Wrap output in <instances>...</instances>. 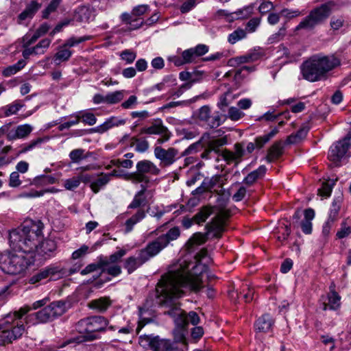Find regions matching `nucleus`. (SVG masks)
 <instances>
[{
    "label": "nucleus",
    "instance_id": "a211bd4d",
    "mask_svg": "<svg viewBox=\"0 0 351 351\" xmlns=\"http://www.w3.org/2000/svg\"><path fill=\"white\" fill-rule=\"evenodd\" d=\"M164 340L158 336L144 335L140 336L138 343L145 349L152 351H160Z\"/></svg>",
    "mask_w": 351,
    "mask_h": 351
},
{
    "label": "nucleus",
    "instance_id": "774afa93",
    "mask_svg": "<svg viewBox=\"0 0 351 351\" xmlns=\"http://www.w3.org/2000/svg\"><path fill=\"white\" fill-rule=\"evenodd\" d=\"M111 128H112V126L111 125V123H110L109 119H107L102 124L91 129V130L94 132L103 134Z\"/></svg>",
    "mask_w": 351,
    "mask_h": 351
},
{
    "label": "nucleus",
    "instance_id": "c9c22d12",
    "mask_svg": "<svg viewBox=\"0 0 351 351\" xmlns=\"http://www.w3.org/2000/svg\"><path fill=\"white\" fill-rule=\"evenodd\" d=\"M108 182L109 175L101 173L100 176L97 179L91 182L90 189L95 193H97L101 188L106 185Z\"/></svg>",
    "mask_w": 351,
    "mask_h": 351
},
{
    "label": "nucleus",
    "instance_id": "4468645a",
    "mask_svg": "<svg viewBox=\"0 0 351 351\" xmlns=\"http://www.w3.org/2000/svg\"><path fill=\"white\" fill-rule=\"evenodd\" d=\"M8 125L0 128L3 132H6V138L8 141L26 138L32 132L33 127L29 124L19 125L15 128L8 130Z\"/></svg>",
    "mask_w": 351,
    "mask_h": 351
},
{
    "label": "nucleus",
    "instance_id": "9b49d317",
    "mask_svg": "<svg viewBox=\"0 0 351 351\" xmlns=\"http://www.w3.org/2000/svg\"><path fill=\"white\" fill-rule=\"evenodd\" d=\"M351 134H348L343 138L333 143L328 151V158L334 167H340L350 158L347 154L350 147Z\"/></svg>",
    "mask_w": 351,
    "mask_h": 351
},
{
    "label": "nucleus",
    "instance_id": "052dcab7",
    "mask_svg": "<svg viewBox=\"0 0 351 351\" xmlns=\"http://www.w3.org/2000/svg\"><path fill=\"white\" fill-rule=\"evenodd\" d=\"M210 115V108L208 106L201 107L198 110L197 118L199 121L206 123Z\"/></svg>",
    "mask_w": 351,
    "mask_h": 351
},
{
    "label": "nucleus",
    "instance_id": "f03ea898",
    "mask_svg": "<svg viewBox=\"0 0 351 351\" xmlns=\"http://www.w3.org/2000/svg\"><path fill=\"white\" fill-rule=\"evenodd\" d=\"M196 265L190 271L180 268L175 271H170L162 276L160 280L164 282L180 284L181 287L187 290L198 292L203 287L202 275L206 271L207 264L210 261L206 249H202L195 256Z\"/></svg>",
    "mask_w": 351,
    "mask_h": 351
},
{
    "label": "nucleus",
    "instance_id": "f704fd0d",
    "mask_svg": "<svg viewBox=\"0 0 351 351\" xmlns=\"http://www.w3.org/2000/svg\"><path fill=\"white\" fill-rule=\"evenodd\" d=\"M213 208L210 206L202 207L194 216L193 219L197 224H201L213 214Z\"/></svg>",
    "mask_w": 351,
    "mask_h": 351
},
{
    "label": "nucleus",
    "instance_id": "39448f33",
    "mask_svg": "<svg viewBox=\"0 0 351 351\" xmlns=\"http://www.w3.org/2000/svg\"><path fill=\"white\" fill-rule=\"evenodd\" d=\"M109 326L108 321L103 316H92L84 318L78 322L77 327L80 332H85L86 335L65 341L62 343L60 348L70 344L97 339L99 338V336L96 332L108 329Z\"/></svg>",
    "mask_w": 351,
    "mask_h": 351
},
{
    "label": "nucleus",
    "instance_id": "6ab92c4d",
    "mask_svg": "<svg viewBox=\"0 0 351 351\" xmlns=\"http://www.w3.org/2000/svg\"><path fill=\"white\" fill-rule=\"evenodd\" d=\"M60 271L58 267L54 265H49L40 270L38 272L30 277L29 282L31 284H36L43 280L51 277L53 275L59 273Z\"/></svg>",
    "mask_w": 351,
    "mask_h": 351
},
{
    "label": "nucleus",
    "instance_id": "1a4fd4ad",
    "mask_svg": "<svg viewBox=\"0 0 351 351\" xmlns=\"http://www.w3.org/2000/svg\"><path fill=\"white\" fill-rule=\"evenodd\" d=\"M332 12L330 2L312 10L308 16L296 26L295 30L300 29L311 30L317 25L322 23L330 16Z\"/></svg>",
    "mask_w": 351,
    "mask_h": 351
},
{
    "label": "nucleus",
    "instance_id": "a18cd8bd",
    "mask_svg": "<svg viewBox=\"0 0 351 351\" xmlns=\"http://www.w3.org/2000/svg\"><path fill=\"white\" fill-rule=\"evenodd\" d=\"M25 330V326L21 322H18L16 326H14L12 330H9L10 335L12 341L20 338L24 333Z\"/></svg>",
    "mask_w": 351,
    "mask_h": 351
},
{
    "label": "nucleus",
    "instance_id": "a878e982",
    "mask_svg": "<svg viewBox=\"0 0 351 351\" xmlns=\"http://www.w3.org/2000/svg\"><path fill=\"white\" fill-rule=\"evenodd\" d=\"M41 4L37 1H32L27 4L25 9L19 15L21 21L32 19L36 12L40 8Z\"/></svg>",
    "mask_w": 351,
    "mask_h": 351
},
{
    "label": "nucleus",
    "instance_id": "9d476101",
    "mask_svg": "<svg viewBox=\"0 0 351 351\" xmlns=\"http://www.w3.org/2000/svg\"><path fill=\"white\" fill-rule=\"evenodd\" d=\"M136 171L124 175V178L131 181L132 183L145 184L149 183V179L146 173H150L154 176L159 175L160 169L152 161L148 160H143L136 163Z\"/></svg>",
    "mask_w": 351,
    "mask_h": 351
},
{
    "label": "nucleus",
    "instance_id": "bb28decb",
    "mask_svg": "<svg viewBox=\"0 0 351 351\" xmlns=\"http://www.w3.org/2000/svg\"><path fill=\"white\" fill-rule=\"evenodd\" d=\"M206 146L209 147L215 153L221 156V151L220 147L228 144V136H223L219 138H210L206 139Z\"/></svg>",
    "mask_w": 351,
    "mask_h": 351
},
{
    "label": "nucleus",
    "instance_id": "79ce46f5",
    "mask_svg": "<svg viewBox=\"0 0 351 351\" xmlns=\"http://www.w3.org/2000/svg\"><path fill=\"white\" fill-rule=\"evenodd\" d=\"M91 38V36H84L81 37L72 36L66 40L65 43L64 44V46L66 47H73L82 43L89 40Z\"/></svg>",
    "mask_w": 351,
    "mask_h": 351
},
{
    "label": "nucleus",
    "instance_id": "72a5a7b5",
    "mask_svg": "<svg viewBox=\"0 0 351 351\" xmlns=\"http://www.w3.org/2000/svg\"><path fill=\"white\" fill-rule=\"evenodd\" d=\"M223 184V180L221 175H215L211 178H206L203 180V186L206 189L210 191L215 186H221Z\"/></svg>",
    "mask_w": 351,
    "mask_h": 351
},
{
    "label": "nucleus",
    "instance_id": "680f3d73",
    "mask_svg": "<svg viewBox=\"0 0 351 351\" xmlns=\"http://www.w3.org/2000/svg\"><path fill=\"white\" fill-rule=\"evenodd\" d=\"M59 6V1H51L47 7L42 12V17L48 19L49 15L55 12Z\"/></svg>",
    "mask_w": 351,
    "mask_h": 351
},
{
    "label": "nucleus",
    "instance_id": "f257e3e1",
    "mask_svg": "<svg viewBox=\"0 0 351 351\" xmlns=\"http://www.w3.org/2000/svg\"><path fill=\"white\" fill-rule=\"evenodd\" d=\"M185 287L180 284L160 280L156 287L158 302L160 305L167 308L165 314L174 319L176 324L180 328L186 327L189 324L197 325L199 322V317L195 311L186 313L180 307L178 299L184 294Z\"/></svg>",
    "mask_w": 351,
    "mask_h": 351
},
{
    "label": "nucleus",
    "instance_id": "4be33fe9",
    "mask_svg": "<svg viewBox=\"0 0 351 351\" xmlns=\"http://www.w3.org/2000/svg\"><path fill=\"white\" fill-rule=\"evenodd\" d=\"M95 16V11L88 6H82L75 12L74 19L81 23H88Z\"/></svg>",
    "mask_w": 351,
    "mask_h": 351
},
{
    "label": "nucleus",
    "instance_id": "cd10ccee",
    "mask_svg": "<svg viewBox=\"0 0 351 351\" xmlns=\"http://www.w3.org/2000/svg\"><path fill=\"white\" fill-rule=\"evenodd\" d=\"M267 171L266 167L264 165L260 166L257 169L250 172L243 180V183L251 186L256 180L263 177Z\"/></svg>",
    "mask_w": 351,
    "mask_h": 351
},
{
    "label": "nucleus",
    "instance_id": "0e129e2a",
    "mask_svg": "<svg viewBox=\"0 0 351 351\" xmlns=\"http://www.w3.org/2000/svg\"><path fill=\"white\" fill-rule=\"evenodd\" d=\"M201 141H203L202 140V138L199 141L191 144L190 146H189L180 156V157H183L187 155H190L194 153H197L198 151L199 147L201 145Z\"/></svg>",
    "mask_w": 351,
    "mask_h": 351
},
{
    "label": "nucleus",
    "instance_id": "8fccbe9b",
    "mask_svg": "<svg viewBox=\"0 0 351 351\" xmlns=\"http://www.w3.org/2000/svg\"><path fill=\"white\" fill-rule=\"evenodd\" d=\"M286 35V27L285 26L279 29V30L271 35L268 38L269 44H274L282 40Z\"/></svg>",
    "mask_w": 351,
    "mask_h": 351
},
{
    "label": "nucleus",
    "instance_id": "09e8293b",
    "mask_svg": "<svg viewBox=\"0 0 351 351\" xmlns=\"http://www.w3.org/2000/svg\"><path fill=\"white\" fill-rule=\"evenodd\" d=\"M123 97L121 91H114L106 95V103L109 104H117L120 101Z\"/></svg>",
    "mask_w": 351,
    "mask_h": 351
},
{
    "label": "nucleus",
    "instance_id": "864d4df0",
    "mask_svg": "<svg viewBox=\"0 0 351 351\" xmlns=\"http://www.w3.org/2000/svg\"><path fill=\"white\" fill-rule=\"evenodd\" d=\"M146 204V199L144 195H139L138 193H136L132 202L128 206V208H137L143 206Z\"/></svg>",
    "mask_w": 351,
    "mask_h": 351
},
{
    "label": "nucleus",
    "instance_id": "5fc2aeb1",
    "mask_svg": "<svg viewBox=\"0 0 351 351\" xmlns=\"http://www.w3.org/2000/svg\"><path fill=\"white\" fill-rule=\"evenodd\" d=\"M337 211H338L337 209H335L334 212L332 210H331L327 221H326L325 223L324 224L323 228H322V233L325 236H327L329 234L330 230L331 228V225L333 223V221H335V217L337 213Z\"/></svg>",
    "mask_w": 351,
    "mask_h": 351
},
{
    "label": "nucleus",
    "instance_id": "aec40b11",
    "mask_svg": "<svg viewBox=\"0 0 351 351\" xmlns=\"http://www.w3.org/2000/svg\"><path fill=\"white\" fill-rule=\"evenodd\" d=\"M146 262V258L139 252L136 256H132L127 258L125 260L123 267L129 274H131Z\"/></svg>",
    "mask_w": 351,
    "mask_h": 351
},
{
    "label": "nucleus",
    "instance_id": "423d86ee",
    "mask_svg": "<svg viewBox=\"0 0 351 351\" xmlns=\"http://www.w3.org/2000/svg\"><path fill=\"white\" fill-rule=\"evenodd\" d=\"M229 217V212L225 209H221L213 218L210 222L206 225V232L195 233L187 241L186 245L189 250H192L195 245L204 243L208 237L211 238H221L224 232L225 222Z\"/></svg>",
    "mask_w": 351,
    "mask_h": 351
},
{
    "label": "nucleus",
    "instance_id": "13d9d810",
    "mask_svg": "<svg viewBox=\"0 0 351 351\" xmlns=\"http://www.w3.org/2000/svg\"><path fill=\"white\" fill-rule=\"evenodd\" d=\"M221 117L219 112L215 113L213 115H210L209 119L206 121V124L210 128H215L221 124Z\"/></svg>",
    "mask_w": 351,
    "mask_h": 351
},
{
    "label": "nucleus",
    "instance_id": "4c0bfd02",
    "mask_svg": "<svg viewBox=\"0 0 351 351\" xmlns=\"http://www.w3.org/2000/svg\"><path fill=\"white\" fill-rule=\"evenodd\" d=\"M278 132V129L274 128L270 132L261 136H258L255 139L256 146L261 148L267 143L271 138H273Z\"/></svg>",
    "mask_w": 351,
    "mask_h": 351
},
{
    "label": "nucleus",
    "instance_id": "7c9ffc66",
    "mask_svg": "<svg viewBox=\"0 0 351 351\" xmlns=\"http://www.w3.org/2000/svg\"><path fill=\"white\" fill-rule=\"evenodd\" d=\"M72 55V51L64 47V45L60 47L58 51L53 56V62L56 65H60L62 62L69 60Z\"/></svg>",
    "mask_w": 351,
    "mask_h": 351
},
{
    "label": "nucleus",
    "instance_id": "603ef678",
    "mask_svg": "<svg viewBox=\"0 0 351 351\" xmlns=\"http://www.w3.org/2000/svg\"><path fill=\"white\" fill-rule=\"evenodd\" d=\"M23 104L19 101H15L5 107V115L6 117L15 114L22 107Z\"/></svg>",
    "mask_w": 351,
    "mask_h": 351
},
{
    "label": "nucleus",
    "instance_id": "338daca9",
    "mask_svg": "<svg viewBox=\"0 0 351 351\" xmlns=\"http://www.w3.org/2000/svg\"><path fill=\"white\" fill-rule=\"evenodd\" d=\"M81 119L82 122L88 125H93L97 122V119L93 113L91 112H81Z\"/></svg>",
    "mask_w": 351,
    "mask_h": 351
},
{
    "label": "nucleus",
    "instance_id": "37998d69",
    "mask_svg": "<svg viewBox=\"0 0 351 351\" xmlns=\"http://www.w3.org/2000/svg\"><path fill=\"white\" fill-rule=\"evenodd\" d=\"M127 253V250L125 249H119L118 251L112 254L108 258L105 257L102 258V260L107 261L108 266L110 263H117L119 262L123 256H124Z\"/></svg>",
    "mask_w": 351,
    "mask_h": 351
},
{
    "label": "nucleus",
    "instance_id": "4d7b16f0",
    "mask_svg": "<svg viewBox=\"0 0 351 351\" xmlns=\"http://www.w3.org/2000/svg\"><path fill=\"white\" fill-rule=\"evenodd\" d=\"M221 117L219 112L215 113L213 115H210L209 119L206 121V124L210 128H215L221 124Z\"/></svg>",
    "mask_w": 351,
    "mask_h": 351
},
{
    "label": "nucleus",
    "instance_id": "20e7f679",
    "mask_svg": "<svg viewBox=\"0 0 351 351\" xmlns=\"http://www.w3.org/2000/svg\"><path fill=\"white\" fill-rule=\"evenodd\" d=\"M340 60L333 55H315L300 66L301 73L306 80L314 82L326 79L329 71L340 65Z\"/></svg>",
    "mask_w": 351,
    "mask_h": 351
},
{
    "label": "nucleus",
    "instance_id": "3c124183",
    "mask_svg": "<svg viewBox=\"0 0 351 351\" xmlns=\"http://www.w3.org/2000/svg\"><path fill=\"white\" fill-rule=\"evenodd\" d=\"M80 185V178L77 176H73L66 179L64 181V186L66 190L73 191Z\"/></svg>",
    "mask_w": 351,
    "mask_h": 351
},
{
    "label": "nucleus",
    "instance_id": "ddd939ff",
    "mask_svg": "<svg viewBox=\"0 0 351 351\" xmlns=\"http://www.w3.org/2000/svg\"><path fill=\"white\" fill-rule=\"evenodd\" d=\"M154 154L160 160V166L162 167L171 166L180 158L178 150L174 147H169L166 149L161 146H156Z\"/></svg>",
    "mask_w": 351,
    "mask_h": 351
},
{
    "label": "nucleus",
    "instance_id": "e433bc0d",
    "mask_svg": "<svg viewBox=\"0 0 351 351\" xmlns=\"http://www.w3.org/2000/svg\"><path fill=\"white\" fill-rule=\"evenodd\" d=\"M104 266H108L107 261L102 260V258L101 257L97 263L89 264L81 271L80 274L82 275H86L88 274L97 271V269H101Z\"/></svg>",
    "mask_w": 351,
    "mask_h": 351
},
{
    "label": "nucleus",
    "instance_id": "ea45409f",
    "mask_svg": "<svg viewBox=\"0 0 351 351\" xmlns=\"http://www.w3.org/2000/svg\"><path fill=\"white\" fill-rule=\"evenodd\" d=\"M180 235V231L178 227H173L171 228L166 234L160 236V238H163L166 240V246L174 240H176Z\"/></svg>",
    "mask_w": 351,
    "mask_h": 351
},
{
    "label": "nucleus",
    "instance_id": "58836bf2",
    "mask_svg": "<svg viewBox=\"0 0 351 351\" xmlns=\"http://www.w3.org/2000/svg\"><path fill=\"white\" fill-rule=\"evenodd\" d=\"M81 119V112H78L75 114H73L71 116V119L68 121H66L63 123L60 124L58 126V130L60 131H62L65 129H68L73 125H77L79 123Z\"/></svg>",
    "mask_w": 351,
    "mask_h": 351
},
{
    "label": "nucleus",
    "instance_id": "c756f323",
    "mask_svg": "<svg viewBox=\"0 0 351 351\" xmlns=\"http://www.w3.org/2000/svg\"><path fill=\"white\" fill-rule=\"evenodd\" d=\"M146 216V213L145 210L142 208H140L137 210V212L132 215L130 218L126 220L125 223V232H130L133 229V227L135 224L140 222L143 220Z\"/></svg>",
    "mask_w": 351,
    "mask_h": 351
},
{
    "label": "nucleus",
    "instance_id": "0eeeda50",
    "mask_svg": "<svg viewBox=\"0 0 351 351\" xmlns=\"http://www.w3.org/2000/svg\"><path fill=\"white\" fill-rule=\"evenodd\" d=\"M33 263L32 254L14 251L9 253L4 258L1 264V269L8 274L17 275L25 271Z\"/></svg>",
    "mask_w": 351,
    "mask_h": 351
},
{
    "label": "nucleus",
    "instance_id": "e2e57ef3",
    "mask_svg": "<svg viewBox=\"0 0 351 351\" xmlns=\"http://www.w3.org/2000/svg\"><path fill=\"white\" fill-rule=\"evenodd\" d=\"M243 116L244 113L236 107H230L228 110V117L232 121H237L241 119Z\"/></svg>",
    "mask_w": 351,
    "mask_h": 351
},
{
    "label": "nucleus",
    "instance_id": "2eb2a0df",
    "mask_svg": "<svg viewBox=\"0 0 351 351\" xmlns=\"http://www.w3.org/2000/svg\"><path fill=\"white\" fill-rule=\"evenodd\" d=\"M245 154V150L243 144L242 143H237L234 145L233 152L224 149L221 150V156L228 165L232 162L238 165Z\"/></svg>",
    "mask_w": 351,
    "mask_h": 351
},
{
    "label": "nucleus",
    "instance_id": "2f4dec72",
    "mask_svg": "<svg viewBox=\"0 0 351 351\" xmlns=\"http://www.w3.org/2000/svg\"><path fill=\"white\" fill-rule=\"evenodd\" d=\"M49 140L47 137H38L35 139H33L30 142L27 143L23 144L21 146V149L19 151V154H25L27 152H29L36 147H40L43 143L47 142Z\"/></svg>",
    "mask_w": 351,
    "mask_h": 351
},
{
    "label": "nucleus",
    "instance_id": "c85d7f7f",
    "mask_svg": "<svg viewBox=\"0 0 351 351\" xmlns=\"http://www.w3.org/2000/svg\"><path fill=\"white\" fill-rule=\"evenodd\" d=\"M282 145L280 141L276 142L268 150L265 158L267 162H272L278 159L282 154Z\"/></svg>",
    "mask_w": 351,
    "mask_h": 351
},
{
    "label": "nucleus",
    "instance_id": "5701e85b",
    "mask_svg": "<svg viewBox=\"0 0 351 351\" xmlns=\"http://www.w3.org/2000/svg\"><path fill=\"white\" fill-rule=\"evenodd\" d=\"M274 320L269 314H265L254 323V328L258 332H267L271 328Z\"/></svg>",
    "mask_w": 351,
    "mask_h": 351
},
{
    "label": "nucleus",
    "instance_id": "6e6d98bb",
    "mask_svg": "<svg viewBox=\"0 0 351 351\" xmlns=\"http://www.w3.org/2000/svg\"><path fill=\"white\" fill-rule=\"evenodd\" d=\"M134 149L140 153L145 152L149 148V143L145 139H140L135 138Z\"/></svg>",
    "mask_w": 351,
    "mask_h": 351
},
{
    "label": "nucleus",
    "instance_id": "f3484780",
    "mask_svg": "<svg viewBox=\"0 0 351 351\" xmlns=\"http://www.w3.org/2000/svg\"><path fill=\"white\" fill-rule=\"evenodd\" d=\"M334 285L330 287V292L326 296H322L321 301L322 304V308L326 310H337L341 305V297L335 291Z\"/></svg>",
    "mask_w": 351,
    "mask_h": 351
},
{
    "label": "nucleus",
    "instance_id": "7ed1b4c3",
    "mask_svg": "<svg viewBox=\"0 0 351 351\" xmlns=\"http://www.w3.org/2000/svg\"><path fill=\"white\" fill-rule=\"evenodd\" d=\"M43 223L40 221H25L21 226L9 234V243L14 251L32 254L42 236Z\"/></svg>",
    "mask_w": 351,
    "mask_h": 351
},
{
    "label": "nucleus",
    "instance_id": "de8ad7c7",
    "mask_svg": "<svg viewBox=\"0 0 351 351\" xmlns=\"http://www.w3.org/2000/svg\"><path fill=\"white\" fill-rule=\"evenodd\" d=\"M246 37V32L242 29H238L229 34L228 40L231 44H235L239 40Z\"/></svg>",
    "mask_w": 351,
    "mask_h": 351
},
{
    "label": "nucleus",
    "instance_id": "412c9836",
    "mask_svg": "<svg viewBox=\"0 0 351 351\" xmlns=\"http://www.w3.org/2000/svg\"><path fill=\"white\" fill-rule=\"evenodd\" d=\"M57 249V245L55 241L51 239L44 240L39 247L35 249L39 254L45 258L53 256Z\"/></svg>",
    "mask_w": 351,
    "mask_h": 351
},
{
    "label": "nucleus",
    "instance_id": "dca6fc26",
    "mask_svg": "<svg viewBox=\"0 0 351 351\" xmlns=\"http://www.w3.org/2000/svg\"><path fill=\"white\" fill-rule=\"evenodd\" d=\"M166 247V240L158 237L154 241L149 243L145 248L140 250V252L147 261Z\"/></svg>",
    "mask_w": 351,
    "mask_h": 351
},
{
    "label": "nucleus",
    "instance_id": "a19ab883",
    "mask_svg": "<svg viewBox=\"0 0 351 351\" xmlns=\"http://www.w3.org/2000/svg\"><path fill=\"white\" fill-rule=\"evenodd\" d=\"M83 149H75L69 153V158L73 163H79L81 160L88 158Z\"/></svg>",
    "mask_w": 351,
    "mask_h": 351
},
{
    "label": "nucleus",
    "instance_id": "49530a36",
    "mask_svg": "<svg viewBox=\"0 0 351 351\" xmlns=\"http://www.w3.org/2000/svg\"><path fill=\"white\" fill-rule=\"evenodd\" d=\"M51 43V39L45 38L40 40L36 46L34 47L35 50V55H41L45 53L46 50L49 47Z\"/></svg>",
    "mask_w": 351,
    "mask_h": 351
},
{
    "label": "nucleus",
    "instance_id": "c03bdc74",
    "mask_svg": "<svg viewBox=\"0 0 351 351\" xmlns=\"http://www.w3.org/2000/svg\"><path fill=\"white\" fill-rule=\"evenodd\" d=\"M253 12V8L250 5L245 7L242 9H239L237 11L230 13L231 15H234L232 17L235 19H239L243 18H247L251 15Z\"/></svg>",
    "mask_w": 351,
    "mask_h": 351
},
{
    "label": "nucleus",
    "instance_id": "b1692460",
    "mask_svg": "<svg viewBox=\"0 0 351 351\" xmlns=\"http://www.w3.org/2000/svg\"><path fill=\"white\" fill-rule=\"evenodd\" d=\"M121 19L123 23L128 25L127 29L130 31L137 29L143 24V21L141 19L134 17L133 14L128 12L123 13L121 15Z\"/></svg>",
    "mask_w": 351,
    "mask_h": 351
},
{
    "label": "nucleus",
    "instance_id": "bf43d9fd",
    "mask_svg": "<svg viewBox=\"0 0 351 351\" xmlns=\"http://www.w3.org/2000/svg\"><path fill=\"white\" fill-rule=\"evenodd\" d=\"M120 57L127 64H132L136 58V53L130 49H125L121 53Z\"/></svg>",
    "mask_w": 351,
    "mask_h": 351
},
{
    "label": "nucleus",
    "instance_id": "393cba45",
    "mask_svg": "<svg viewBox=\"0 0 351 351\" xmlns=\"http://www.w3.org/2000/svg\"><path fill=\"white\" fill-rule=\"evenodd\" d=\"M112 304V301L109 297H101L99 298L91 300L88 306L90 308L96 310L100 313L105 312Z\"/></svg>",
    "mask_w": 351,
    "mask_h": 351
},
{
    "label": "nucleus",
    "instance_id": "69168bd1",
    "mask_svg": "<svg viewBox=\"0 0 351 351\" xmlns=\"http://www.w3.org/2000/svg\"><path fill=\"white\" fill-rule=\"evenodd\" d=\"M160 351H184L182 348L178 347V346L172 343L169 340L165 339L162 345Z\"/></svg>",
    "mask_w": 351,
    "mask_h": 351
},
{
    "label": "nucleus",
    "instance_id": "f8f14e48",
    "mask_svg": "<svg viewBox=\"0 0 351 351\" xmlns=\"http://www.w3.org/2000/svg\"><path fill=\"white\" fill-rule=\"evenodd\" d=\"M141 134L160 135V137L156 141V143L158 145L168 141L171 136V132L163 125L160 119H155L150 126L142 128Z\"/></svg>",
    "mask_w": 351,
    "mask_h": 351
},
{
    "label": "nucleus",
    "instance_id": "6e6552de",
    "mask_svg": "<svg viewBox=\"0 0 351 351\" xmlns=\"http://www.w3.org/2000/svg\"><path fill=\"white\" fill-rule=\"evenodd\" d=\"M67 303L62 300L55 301L45 306L36 313H32L25 317L26 323H29L32 319H36L38 323H47L53 321L63 315L67 310Z\"/></svg>",
    "mask_w": 351,
    "mask_h": 351
},
{
    "label": "nucleus",
    "instance_id": "473e14b6",
    "mask_svg": "<svg viewBox=\"0 0 351 351\" xmlns=\"http://www.w3.org/2000/svg\"><path fill=\"white\" fill-rule=\"evenodd\" d=\"M308 131V126H302L296 133L292 134L288 136L287 143L289 144H295L300 142L306 136Z\"/></svg>",
    "mask_w": 351,
    "mask_h": 351
}]
</instances>
